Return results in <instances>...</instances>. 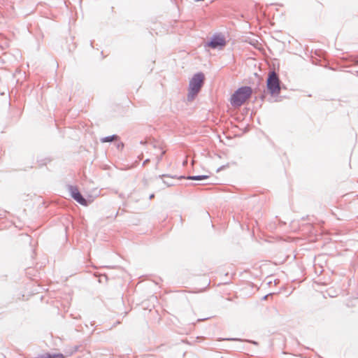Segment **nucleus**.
Instances as JSON below:
<instances>
[{
	"label": "nucleus",
	"instance_id": "nucleus-1",
	"mask_svg": "<svg viewBox=\"0 0 358 358\" xmlns=\"http://www.w3.org/2000/svg\"><path fill=\"white\" fill-rule=\"evenodd\" d=\"M252 92L250 87H242L238 89L231 97V105L236 107L241 106L250 97Z\"/></svg>",
	"mask_w": 358,
	"mask_h": 358
},
{
	"label": "nucleus",
	"instance_id": "nucleus-2",
	"mask_svg": "<svg viewBox=\"0 0 358 358\" xmlns=\"http://www.w3.org/2000/svg\"><path fill=\"white\" fill-rule=\"evenodd\" d=\"M204 80V76L203 73L196 74L189 82L188 99L193 100L196 95L200 91Z\"/></svg>",
	"mask_w": 358,
	"mask_h": 358
},
{
	"label": "nucleus",
	"instance_id": "nucleus-3",
	"mask_svg": "<svg viewBox=\"0 0 358 358\" xmlns=\"http://www.w3.org/2000/svg\"><path fill=\"white\" fill-rule=\"evenodd\" d=\"M266 85L271 94L278 95L280 92V80L278 75L274 72H270L266 82Z\"/></svg>",
	"mask_w": 358,
	"mask_h": 358
},
{
	"label": "nucleus",
	"instance_id": "nucleus-4",
	"mask_svg": "<svg viewBox=\"0 0 358 358\" xmlns=\"http://www.w3.org/2000/svg\"><path fill=\"white\" fill-rule=\"evenodd\" d=\"M70 192L71 196L80 204L83 206H87V201L83 197L80 192L76 187H70Z\"/></svg>",
	"mask_w": 358,
	"mask_h": 358
},
{
	"label": "nucleus",
	"instance_id": "nucleus-5",
	"mask_svg": "<svg viewBox=\"0 0 358 358\" xmlns=\"http://www.w3.org/2000/svg\"><path fill=\"white\" fill-rule=\"evenodd\" d=\"M226 45L225 40L222 36H215L208 43V46L212 48H222Z\"/></svg>",
	"mask_w": 358,
	"mask_h": 358
},
{
	"label": "nucleus",
	"instance_id": "nucleus-6",
	"mask_svg": "<svg viewBox=\"0 0 358 358\" xmlns=\"http://www.w3.org/2000/svg\"><path fill=\"white\" fill-rule=\"evenodd\" d=\"M119 140V136L117 135H112L101 138V143H108Z\"/></svg>",
	"mask_w": 358,
	"mask_h": 358
},
{
	"label": "nucleus",
	"instance_id": "nucleus-7",
	"mask_svg": "<svg viewBox=\"0 0 358 358\" xmlns=\"http://www.w3.org/2000/svg\"><path fill=\"white\" fill-rule=\"evenodd\" d=\"M208 178V176H197L189 177V179L195 180H199L205 179V178Z\"/></svg>",
	"mask_w": 358,
	"mask_h": 358
},
{
	"label": "nucleus",
	"instance_id": "nucleus-8",
	"mask_svg": "<svg viewBox=\"0 0 358 358\" xmlns=\"http://www.w3.org/2000/svg\"><path fill=\"white\" fill-rule=\"evenodd\" d=\"M165 153V151H162L161 153V157Z\"/></svg>",
	"mask_w": 358,
	"mask_h": 358
},
{
	"label": "nucleus",
	"instance_id": "nucleus-9",
	"mask_svg": "<svg viewBox=\"0 0 358 358\" xmlns=\"http://www.w3.org/2000/svg\"><path fill=\"white\" fill-rule=\"evenodd\" d=\"M357 63H358V61H357Z\"/></svg>",
	"mask_w": 358,
	"mask_h": 358
}]
</instances>
